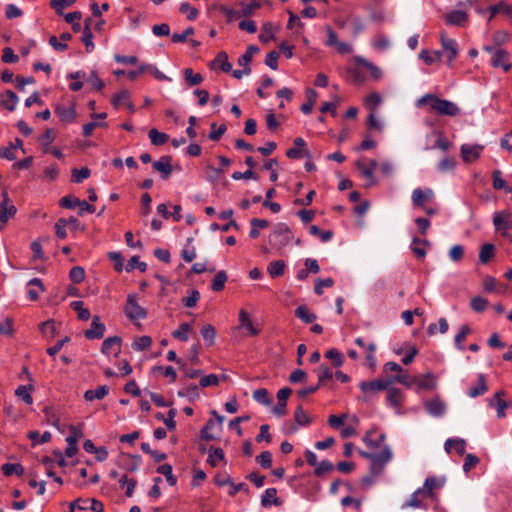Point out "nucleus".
<instances>
[{"instance_id":"37998d69","label":"nucleus","mask_w":512,"mask_h":512,"mask_svg":"<svg viewBox=\"0 0 512 512\" xmlns=\"http://www.w3.org/2000/svg\"><path fill=\"white\" fill-rule=\"evenodd\" d=\"M241 10L238 11V16L249 17L253 14L254 10L259 9L261 4L258 0H251L249 4L244 2L240 3Z\"/></svg>"},{"instance_id":"ddd939ff","label":"nucleus","mask_w":512,"mask_h":512,"mask_svg":"<svg viewBox=\"0 0 512 512\" xmlns=\"http://www.w3.org/2000/svg\"><path fill=\"white\" fill-rule=\"evenodd\" d=\"M121 341L119 336L108 337L102 343L101 352L105 355L114 354L118 356L121 352Z\"/></svg>"},{"instance_id":"4be33fe9","label":"nucleus","mask_w":512,"mask_h":512,"mask_svg":"<svg viewBox=\"0 0 512 512\" xmlns=\"http://www.w3.org/2000/svg\"><path fill=\"white\" fill-rule=\"evenodd\" d=\"M294 421L295 424L291 427L293 432L296 431L299 426H307L311 423V418L306 414L301 405L297 406L294 411Z\"/></svg>"},{"instance_id":"a18cd8bd","label":"nucleus","mask_w":512,"mask_h":512,"mask_svg":"<svg viewBox=\"0 0 512 512\" xmlns=\"http://www.w3.org/2000/svg\"><path fill=\"white\" fill-rule=\"evenodd\" d=\"M191 331H192V326L189 323L184 322V323L180 324L179 328L172 333V336L175 339H178L182 342H186L189 338L188 334Z\"/></svg>"},{"instance_id":"9b49d317","label":"nucleus","mask_w":512,"mask_h":512,"mask_svg":"<svg viewBox=\"0 0 512 512\" xmlns=\"http://www.w3.org/2000/svg\"><path fill=\"white\" fill-rule=\"evenodd\" d=\"M509 217V213L504 211L496 213L493 217V224L496 230L500 231L504 237H507V231L512 229V221H510Z\"/></svg>"},{"instance_id":"473e14b6","label":"nucleus","mask_w":512,"mask_h":512,"mask_svg":"<svg viewBox=\"0 0 512 512\" xmlns=\"http://www.w3.org/2000/svg\"><path fill=\"white\" fill-rule=\"evenodd\" d=\"M201 336L207 346H212L215 343L216 329L211 324H205L200 330Z\"/></svg>"},{"instance_id":"774afa93","label":"nucleus","mask_w":512,"mask_h":512,"mask_svg":"<svg viewBox=\"0 0 512 512\" xmlns=\"http://www.w3.org/2000/svg\"><path fill=\"white\" fill-rule=\"evenodd\" d=\"M272 39H274L273 26L271 23L267 22L263 25L259 40L263 43H268Z\"/></svg>"},{"instance_id":"bf43d9fd","label":"nucleus","mask_w":512,"mask_h":512,"mask_svg":"<svg viewBox=\"0 0 512 512\" xmlns=\"http://www.w3.org/2000/svg\"><path fill=\"white\" fill-rule=\"evenodd\" d=\"M470 332H471L470 327L468 325H463L461 327L459 333L456 334V336L454 338V341H455L456 347L459 350H463L464 349L463 342L465 341L467 335L470 334Z\"/></svg>"},{"instance_id":"b1692460","label":"nucleus","mask_w":512,"mask_h":512,"mask_svg":"<svg viewBox=\"0 0 512 512\" xmlns=\"http://www.w3.org/2000/svg\"><path fill=\"white\" fill-rule=\"evenodd\" d=\"M444 446H445V450L448 453L451 452L452 448H454L460 456H463L466 452V441L461 438L447 439Z\"/></svg>"},{"instance_id":"ea45409f","label":"nucleus","mask_w":512,"mask_h":512,"mask_svg":"<svg viewBox=\"0 0 512 512\" xmlns=\"http://www.w3.org/2000/svg\"><path fill=\"white\" fill-rule=\"evenodd\" d=\"M325 357L329 359L336 368L342 366L345 360L344 355L336 348L329 349L325 353Z\"/></svg>"},{"instance_id":"dca6fc26","label":"nucleus","mask_w":512,"mask_h":512,"mask_svg":"<svg viewBox=\"0 0 512 512\" xmlns=\"http://www.w3.org/2000/svg\"><path fill=\"white\" fill-rule=\"evenodd\" d=\"M434 197V192L432 189L427 188L422 190L421 188H416L412 192V202L416 207L424 208L425 201H430Z\"/></svg>"},{"instance_id":"49530a36","label":"nucleus","mask_w":512,"mask_h":512,"mask_svg":"<svg viewBox=\"0 0 512 512\" xmlns=\"http://www.w3.org/2000/svg\"><path fill=\"white\" fill-rule=\"evenodd\" d=\"M71 307L74 311L77 312L79 320L87 321L91 317L90 311L87 308H84V303L82 301L72 302Z\"/></svg>"},{"instance_id":"13d9d810","label":"nucleus","mask_w":512,"mask_h":512,"mask_svg":"<svg viewBox=\"0 0 512 512\" xmlns=\"http://www.w3.org/2000/svg\"><path fill=\"white\" fill-rule=\"evenodd\" d=\"M286 156L290 159H299L301 157L311 158V154L307 149L299 147H291L286 151Z\"/></svg>"},{"instance_id":"423d86ee","label":"nucleus","mask_w":512,"mask_h":512,"mask_svg":"<svg viewBox=\"0 0 512 512\" xmlns=\"http://www.w3.org/2000/svg\"><path fill=\"white\" fill-rule=\"evenodd\" d=\"M105 325L101 322L100 316L92 317L91 327L84 332V336L88 340L100 339L104 336Z\"/></svg>"},{"instance_id":"1a4fd4ad","label":"nucleus","mask_w":512,"mask_h":512,"mask_svg":"<svg viewBox=\"0 0 512 512\" xmlns=\"http://www.w3.org/2000/svg\"><path fill=\"white\" fill-rule=\"evenodd\" d=\"M171 162L172 158L168 155L162 156L159 160L153 162L152 166L154 170L160 173L163 180H167L172 174L173 168Z\"/></svg>"},{"instance_id":"c9c22d12","label":"nucleus","mask_w":512,"mask_h":512,"mask_svg":"<svg viewBox=\"0 0 512 512\" xmlns=\"http://www.w3.org/2000/svg\"><path fill=\"white\" fill-rule=\"evenodd\" d=\"M389 381H392V384L394 382L401 383L405 385L406 387H411L413 384H416L417 378L413 377L410 378L409 374L406 370H404V373H398L393 377H388Z\"/></svg>"},{"instance_id":"0e129e2a","label":"nucleus","mask_w":512,"mask_h":512,"mask_svg":"<svg viewBox=\"0 0 512 512\" xmlns=\"http://www.w3.org/2000/svg\"><path fill=\"white\" fill-rule=\"evenodd\" d=\"M69 278L75 284L81 283L85 278L84 269L81 266L72 267L69 272Z\"/></svg>"},{"instance_id":"8fccbe9b","label":"nucleus","mask_w":512,"mask_h":512,"mask_svg":"<svg viewBox=\"0 0 512 512\" xmlns=\"http://www.w3.org/2000/svg\"><path fill=\"white\" fill-rule=\"evenodd\" d=\"M309 233L313 236H318L322 242H328L333 237V232L331 230H321L316 225H311L309 227Z\"/></svg>"},{"instance_id":"cd10ccee","label":"nucleus","mask_w":512,"mask_h":512,"mask_svg":"<svg viewBox=\"0 0 512 512\" xmlns=\"http://www.w3.org/2000/svg\"><path fill=\"white\" fill-rule=\"evenodd\" d=\"M314 372L317 374V377H318L317 384L320 387L326 385V382L333 378V373H332L331 369L325 364H321L319 367L314 369Z\"/></svg>"},{"instance_id":"09e8293b","label":"nucleus","mask_w":512,"mask_h":512,"mask_svg":"<svg viewBox=\"0 0 512 512\" xmlns=\"http://www.w3.org/2000/svg\"><path fill=\"white\" fill-rule=\"evenodd\" d=\"M276 194V190L274 188H270L266 192V198L263 201V206L269 208L273 213H278L281 210V206L279 203L271 202L270 198H273Z\"/></svg>"},{"instance_id":"6ab92c4d","label":"nucleus","mask_w":512,"mask_h":512,"mask_svg":"<svg viewBox=\"0 0 512 512\" xmlns=\"http://www.w3.org/2000/svg\"><path fill=\"white\" fill-rule=\"evenodd\" d=\"M468 19V15L463 10H453L448 13L445 17V21L448 25L463 26Z\"/></svg>"},{"instance_id":"6e6552de","label":"nucleus","mask_w":512,"mask_h":512,"mask_svg":"<svg viewBox=\"0 0 512 512\" xmlns=\"http://www.w3.org/2000/svg\"><path fill=\"white\" fill-rule=\"evenodd\" d=\"M491 64L496 68L501 67L505 72H508L512 68V64L509 61V54L502 48H498L494 51Z\"/></svg>"},{"instance_id":"0eeeda50","label":"nucleus","mask_w":512,"mask_h":512,"mask_svg":"<svg viewBox=\"0 0 512 512\" xmlns=\"http://www.w3.org/2000/svg\"><path fill=\"white\" fill-rule=\"evenodd\" d=\"M391 384L392 381H389L388 378L385 380L375 379L372 381L361 382L359 387L363 393L380 392L388 389Z\"/></svg>"},{"instance_id":"79ce46f5","label":"nucleus","mask_w":512,"mask_h":512,"mask_svg":"<svg viewBox=\"0 0 512 512\" xmlns=\"http://www.w3.org/2000/svg\"><path fill=\"white\" fill-rule=\"evenodd\" d=\"M172 466L170 464H162L157 467L156 471L159 474H162L165 476L167 483L170 486H174L177 483L176 477L173 475L172 472Z\"/></svg>"},{"instance_id":"39448f33","label":"nucleus","mask_w":512,"mask_h":512,"mask_svg":"<svg viewBox=\"0 0 512 512\" xmlns=\"http://www.w3.org/2000/svg\"><path fill=\"white\" fill-rule=\"evenodd\" d=\"M17 213L16 206L10 200L7 191L2 192V201L0 203V222L6 224L10 218Z\"/></svg>"},{"instance_id":"7ed1b4c3","label":"nucleus","mask_w":512,"mask_h":512,"mask_svg":"<svg viewBox=\"0 0 512 512\" xmlns=\"http://www.w3.org/2000/svg\"><path fill=\"white\" fill-rule=\"evenodd\" d=\"M293 238L294 236L289 226L285 223H278L274 226L269 235V243L273 248L281 250L286 247Z\"/></svg>"},{"instance_id":"c756f323","label":"nucleus","mask_w":512,"mask_h":512,"mask_svg":"<svg viewBox=\"0 0 512 512\" xmlns=\"http://www.w3.org/2000/svg\"><path fill=\"white\" fill-rule=\"evenodd\" d=\"M207 462L212 467H216L218 465V462L225 463V454L223 449L219 447H210Z\"/></svg>"},{"instance_id":"864d4df0","label":"nucleus","mask_w":512,"mask_h":512,"mask_svg":"<svg viewBox=\"0 0 512 512\" xmlns=\"http://www.w3.org/2000/svg\"><path fill=\"white\" fill-rule=\"evenodd\" d=\"M91 171L88 167H82L81 169H72V181L74 183H81L85 179L89 178Z\"/></svg>"},{"instance_id":"393cba45","label":"nucleus","mask_w":512,"mask_h":512,"mask_svg":"<svg viewBox=\"0 0 512 512\" xmlns=\"http://www.w3.org/2000/svg\"><path fill=\"white\" fill-rule=\"evenodd\" d=\"M108 393H109V387L106 385H102L94 390L91 389V390L85 391L84 399L89 402L96 400V399L101 400L104 397H106Z\"/></svg>"},{"instance_id":"338daca9","label":"nucleus","mask_w":512,"mask_h":512,"mask_svg":"<svg viewBox=\"0 0 512 512\" xmlns=\"http://www.w3.org/2000/svg\"><path fill=\"white\" fill-rule=\"evenodd\" d=\"M40 330L47 338H53L56 334L55 322L53 320L45 321L41 324Z\"/></svg>"},{"instance_id":"3c124183","label":"nucleus","mask_w":512,"mask_h":512,"mask_svg":"<svg viewBox=\"0 0 512 512\" xmlns=\"http://www.w3.org/2000/svg\"><path fill=\"white\" fill-rule=\"evenodd\" d=\"M437 487V479L434 476L426 478L424 485L422 488H418L421 490V493L424 497H432L433 490Z\"/></svg>"},{"instance_id":"a878e982","label":"nucleus","mask_w":512,"mask_h":512,"mask_svg":"<svg viewBox=\"0 0 512 512\" xmlns=\"http://www.w3.org/2000/svg\"><path fill=\"white\" fill-rule=\"evenodd\" d=\"M506 395V392L503 391V390H500L498 392L495 393L494 395V399L496 400V406H497V416L499 418H503L505 417V409H507L509 407V404L507 401L501 399L502 396H505ZM490 405L493 406L495 405V402L494 400H491L490 401Z\"/></svg>"},{"instance_id":"aec40b11","label":"nucleus","mask_w":512,"mask_h":512,"mask_svg":"<svg viewBox=\"0 0 512 512\" xmlns=\"http://www.w3.org/2000/svg\"><path fill=\"white\" fill-rule=\"evenodd\" d=\"M141 463L139 455L125 454L121 457V465L128 472H135L138 470Z\"/></svg>"},{"instance_id":"bb28decb","label":"nucleus","mask_w":512,"mask_h":512,"mask_svg":"<svg viewBox=\"0 0 512 512\" xmlns=\"http://www.w3.org/2000/svg\"><path fill=\"white\" fill-rule=\"evenodd\" d=\"M488 391V386L486 384V378L484 374H478V383L475 387H471L468 391V395L471 398H476L480 395L485 394Z\"/></svg>"},{"instance_id":"de8ad7c7","label":"nucleus","mask_w":512,"mask_h":512,"mask_svg":"<svg viewBox=\"0 0 512 512\" xmlns=\"http://www.w3.org/2000/svg\"><path fill=\"white\" fill-rule=\"evenodd\" d=\"M149 138L153 145L160 146L168 141L169 136L166 133L159 132L157 129L153 128L149 131Z\"/></svg>"},{"instance_id":"20e7f679","label":"nucleus","mask_w":512,"mask_h":512,"mask_svg":"<svg viewBox=\"0 0 512 512\" xmlns=\"http://www.w3.org/2000/svg\"><path fill=\"white\" fill-rule=\"evenodd\" d=\"M124 313L131 321L144 319L147 316L146 309L138 304L136 295L134 294L127 296Z\"/></svg>"},{"instance_id":"a19ab883","label":"nucleus","mask_w":512,"mask_h":512,"mask_svg":"<svg viewBox=\"0 0 512 512\" xmlns=\"http://www.w3.org/2000/svg\"><path fill=\"white\" fill-rule=\"evenodd\" d=\"M284 269L285 262L283 260H277L268 265L267 271L272 278H277L284 274Z\"/></svg>"},{"instance_id":"5fc2aeb1","label":"nucleus","mask_w":512,"mask_h":512,"mask_svg":"<svg viewBox=\"0 0 512 512\" xmlns=\"http://www.w3.org/2000/svg\"><path fill=\"white\" fill-rule=\"evenodd\" d=\"M152 344V338L150 336L138 337L133 343L132 348L136 351H143L148 349Z\"/></svg>"},{"instance_id":"58836bf2","label":"nucleus","mask_w":512,"mask_h":512,"mask_svg":"<svg viewBox=\"0 0 512 512\" xmlns=\"http://www.w3.org/2000/svg\"><path fill=\"white\" fill-rule=\"evenodd\" d=\"M1 470L5 476L16 474L21 476L24 473V468L20 463H5L1 466Z\"/></svg>"},{"instance_id":"f704fd0d","label":"nucleus","mask_w":512,"mask_h":512,"mask_svg":"<svg viewBox=\"0 0 512 512\" xmlns=\"http://www.w3.org/2000/svg\"><path fill=\"white\" fill-rule=\"evenodd\" d=\"M402 392L396 387L388 389L387 402L394 408H398L402 404Z\"/></svg>"},{"instance_id":"a211bd4d","label":"nucleus","mask_w":512,"mask_h":512,"mask_svg":"<svg viewBox=\"0 0 512 512\" xmlns=\"http://www.w3.org/2000/svg\"><path fill=\"white\" fill-rule=\"evenodd\" d=\"M55 113L59 119L64 123H72L76 119L77 113L74 105L62 106L58 105L55 108Z\"/></svg>"},{"instance_id":"2f4dec72","label":"nucleus","mask_w":512,"mask_h":512,"mask_svg":"<svg viewBox=\"0 0 512 512\" xmlns=\"http://www.w3.org/2000/svg\"><path fill=\"white\" fill-rule=\"evenodd\" d=\"M18 100V96L13 91L7 90L2 95L1 103L8 111L12 112L15 110Z\"/></svg>"},{"instance_id":"f8f14e48","label":"nucleus","mask_w":512,"mask_h":512,"mask_svg":"<svg viewBox=\"0 0 512 512\" xmlns=\"http://www.w3.org/2000/svg\"><path fill=\"white\" fill-rule=\"evenodd\" d=\"M484 149L482 145L463 144L460 147L462 159L465 163H472L480 157L481 151Z\"/></svg>"},{"instance_id":"2eb2a0df","label":"nucleus","mask_w":512,"mask_h":512,"mask_svg":"<svg viewBox=\"0 0 512 512\" xmlns=\"http://www.w3.org/2000/svg\"><path fill=\"white\" fill-rule=\"evenodd\" d=\"M210 69H220L225 73L232 71V65L228 61V54L224 51L219 52L216 57L209 64Z\"/></svg>"},{"instance_id":"6e6d98bb","label":"nucleus","mask_w":512,"mask_h":512,"mask_svg":"<svg viewBox=\"0 0 512 512\" xmlns=\"http://www.w3.org/2000/svg\"><path fill=\"white\" fill-rule=\"evenodd\" d=\"M69 431L70 434L66 438L67 444L77 445L78 440L84 436L81 426H70Z\"/></svg>"},{"instance_id":"680f3d73","label":"nucleus","mask_w":512,"mask_h":512,"mask_svg":"<svg viewBox=\"0 0 512 512\" xmlns=\"http://www.w3.org/2000/svg\"><path fill=\"white\" fill-rule=\"evenodd\" d=\"M130 99V92L126 89H122L116 93L112 98V104L115 108H119L120 105L124 104Z\"/></svg>"},{"instance_id":"69168bd1","label":"nucleus","mask_w":512,"mask_h":512,"mask_svg":"<svg viewBox=\"0 0 512 512\" xmlns=\"http://www.w3.org/2000/svg\"><path fill=\"white\" fill-rule=\"evenodd\" d=\"M253 398L255 401L263 404V405H270L271 400L269 398L268 390L265 388L257 389L253 392Z\"/></svg>"},{"instance_id":"72a5a7b5","label":"nucleus","mask_w":512,"mask_h":512,"mask_svg":"<svg viewBox=\"0 0 512 512\" xmlns=\"http://www.w3.org/2000/svg\"><path fill=\"white\" fill-rule=\"evenodd\" d=\"M295 316L304 323H312L317 319L316 314L311 313L305 305H300L295 309Z\"/></svg>"},{"instance_id":"e2e57ef3","label":"nucleus","mask_w":512,"mask_h":512,"mask_svg":"<svg viewBox=\"0 0 512 512\" xmlns=\"http://www.w3.org/2000/svg\"><path fill=\"white\" fill-rule=\"evenodd\" d=\"M135 268H138L141 272H145L147 269V264L145 262H141L139 256L136 255L132 256L129 259L128 264L126 266V271L131 272Z\"/></svg>"},{"instance_id":"412c9836","label":"nucleus","mask_w":512,"mask_h":512,"mask_svg":"<svg viewBox=\"0 0 512 512\" xmlns=\"http://www.w3.org/2000/svg\"><path fill=\"white\" fill-rule=\"evenodd\" d=\"M272 504L275 506H280L282 501L279 497H277L276 488H267L261 497V505L266 508Z\"/></svg>"},{"instance_id":"f03ea898","label":"nucleus","mask_w":512,"mask_h":512,"mask_svg":"<svg viewBox=\"0 0 512 512\" xmlns=\"http://www.w3.org/2000/svg\"><path fill=\"white\" fill-rule=\"evenodd\" d=\"M361 457L371 462V472L374 474H381L386 464L392 459V451L388 445H383L379 453L367 452L358 450Z\"/></svg>"},{"instance_id":"603ef678","label":"nucleus","mask_w":512,"mask_h":512,"mask_svg":"<svg viewBox=\"0 0 512 512\" xmlns=\"http://www.w3.org/2000/svg\"><path fill=\"white\" fill-rule=\"evenodd\" d=\"M494 245L490 243H486L481 247L480 253H479V260L481 263H487L490 261L494 256Z\"/></svg>"},{"instance_id":"e433bc0d","label":"nucleus","mask_w":512,"mask_h":512,"mask_svg":"<svg viewBox=\"0 0 512 512\" xmlns=\"http://www.w3.org/2000/svg\"><path fill=\"white\" fill-rule=\"evenodd\" d=\"M228 279V275L225 271H218L212 280L211 289L215 292H220L224 289L225 283Z\"/></svg>"},{"instance_id":"4d7b16f0","label":"nucleus","mask_w":512,"mask_h":512,"mask_svg":"<svg viewBox=\"0 0 512 512\" xmlns=\"http://www.w3.org/2000/svg\"><path fill=\"white\" fill-rule=\"evenodd\" d=\"M356 61L361 66L365 67L374 78H379L381 76V70L375 66L373 63L367 61L366 59L362 57H357Z\"/></svg>"},{"instance_id":"052dcab7","label":"nucleus","mask_w":512,"mask_h":512,"mask_svg":"<svg viewBox=\"0 0 512 512\" xmlns=\"http://www.w3.org/2000/svg\"><path fill=\"white\" fill-rule=\"evenodd\" d=\"M455 166H456V161L454 158L452 157H445L443 158L437 165V169L442 172V173H445V172H449V171H453L455 169Z\"/></svg>"},{"instance_id":"4468645a","label":"nucleus","mask_w":512,"mask_h":512,"mask_svg":"<svg viewBox=\"0 0 512 512\" xmlns=\"http://www.w3.org/2000/svg\"><path fill=\"white\" fill-rule=\"evenodd\" d=\"M426 411L434 417H440L445 413L446 404L439 397H435L424 403Z\"/></svg>"},{"instance_id":"4c0bfd02","label":"nucleus","mask_w":512,"mask_h":512,"mask_svg":"<svg viewBox=\"0 0 512 512\" xmlns=\"http://www.w3.org/2000/svg\"><path fill=\"white\" fill-rule=\"evenodd\" d=\"M177 394L179 397L187 398L191 402L200 397L199 388L195 384L189 385L185 389L179 390Z\"/></svg>"},{"instance_id":"5701e85b","label":"nucleus","mask_w":512,"mask_h":512,"mask_svg":"<svg viewBox=\"0 0 512 512\" xmlns=\"http://www.w3.org/2000/svg\"><path fill=\"white\" fill-rule=\"evenodd\" d=\"M429 245H430V242L428 240L414 237L412 239L410 248L417 258H424L426 256L425 247L429 246Z\"/></svg>"},{"instance_id":"c85d7f7f","label":"nucleus","mask_w":512,"mask_h":512,"mask_svg":"<svg viewBox=\"0 0 512 512\" xmlns=\"http://www.w3.org/2000/svg\"><path fill=\"white\" fill-rule=\"evenodd\" d=\"M34 390L33 385H20L15 390V395L20 398L25 404L31 405L33 403V398L31 396V391Z\"/></svg>"},{"instance_id":"f3484780","label":"nucleus","mask_w":512,"mask_h":512,"mask_svg":"<svg viewBox=\"0 0 512 512\" xmlns=\"http://www.w3.org/2000/svg\"><path fill=\"white\" fill-rule=\"evenodd\" d=\"M239 324L240 328L246 329L250 336H256L260 333V328L257 325H254L249 314L244 309L239 311Z\"/></svg>"},{"instance_id":"c03bdc74","label":"nucleus","mask_w":512,"mask_h":512,"mask_svg":"<svg viewBox=\"0 0 512 512\" xmlns=\"http://www.w3.org/2000/svg\"><path fill=\"white\" fill-rule=\"evenodd\" d=\"M184 79L189 86H196L203 82L204 78L199 73H194L192 68L184 70Z\"/></svg>"},{"instance_id":"9d476101","label":"nucleus","mask_w":512,"mask_h":512,"mask_svg":"<svg viewBox=\"0 0 512 512\" xmlns=\"http://www.w3.org/2000/svg\"><path fill=\"white\" fill-rule=\"evenodd\" d=\"M441 44L443 49L441 52L447 54V64L451 66L458 54V44L454 39L445 37L444 34L441 35Z\"/></svg>"},{"instance_id":"7c9ffc66","label":"nucleus","mask_w":512,"mask_h":512,"mask_svg":"<svg viewBox=\"0 0 512 512\" xmlns=\"http://www.w3.org/2000/svg\"><path fill=\"white\" fill-rule=\"evenodd\" d=\"M260 49L256 45H249L244 54L238 58V65L242 67H250L249 64L255 54L259 53Z\"/></svg>"},{"instance_id":"f257e3e1","label":"nucleus","mask_w":512,"mask_h":512,"mask_svg":"<svg viewBox=\"0 0 512 512\" xmlns=\"http://www.w3.org/2000/svg\"><path fill=\"white\" fill-rule=\"evenodd\" d=\"M429 104L431 111L440 116L455 117L461 113L460 107L446 99H441L434 94H425L417 101V106Z\"/></svg>"}]
</instances>
